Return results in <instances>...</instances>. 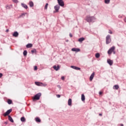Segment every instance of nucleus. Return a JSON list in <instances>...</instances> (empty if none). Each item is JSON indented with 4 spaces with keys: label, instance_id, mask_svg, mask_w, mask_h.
<instances>
[{
    "label": "nucleus",
    "instance_id": "obj_9",
    "mask_svg": "<svg viewBox=\"0 0 126 126\" xmlns=\"http://www.w3.org/2000/svg\"><path fill=\"white\" fill-rule=\"evenodd\" d=\"M54 9H55L56 12H59V10H60V5H56L55 6Z\"/></svg>",
    "mask_w": 126,
    "mask_h": 126
},
{
    "label": "nucleus",
    "instance_id": "obj_8",
    "mask_svg": "<svg viewBox=\"0 0 126 126\" xmlns=\"http://www.w3.org/2000/svg\"><path fill=\"white\" fill-rule=\"evenodd\" d=\"M107 63L109 65H112V64L114 63V62L113 60H111L110 59H107Z\"/></svg>",
    "mask_w": 126,
    "mask_h": 126
},
{
    "label": "nucleus",
    "instance_id": "obj_20",
    "mask_svg": "<svg viewBox=\"0 0 126 126\" xmlns=\"http://www.w3.org/2000/svg\"><path fill=\"white\" fill-rule=\"evenodd\" d=\"M30 6V7H33L34 6V3H33V1H30L29 2Z\"/></svg>",
    "mask_w": 126,
    "mask_h": 126
},
{
    "label": "nucleus",
    "instance_id": "obj_40",
    "mask_svg": "<svg viewBox=\"0 0 126 126\" xmlns=\"http://www.w3.org/2000/svg\"><path fill=\"white\" fill-rule=\"evenodd\" d=\"M34 70H37V66H34Z\"/></svg>",
    "mask_w": 126,
    "mask_h": 126
},
{
    "label": "nucleus",
    "instance_id": "obj_14",
    "mask_svg": "<svg viewBox=\"0 0 126 126\" xmlns=\"http://www.w3.org/2000/svg\"><path fill=\"white\" fill-rule=\"evenodd\" d=\"M71 68H73V69H76V70H80V68L75 66H73L72 65L71 66Z\"/></svg>",
    "mask_w": 126,
    "mask_h": 126
},
{
    "label": "nucleus",
    "instance_id": "obj_15",
    "mask_svg": "<svg viewBox=\"0 0 126 126\" xmlns=\"http://www.w3.org/2000/svg\"><path fill=\"white\" fill-rule=\"evenodd\" d=\"M21 5L22 7H24V8H25L26 9H27V8H28V6H27V5L24 3H22Z\"/></svg>",
    "mask_w": 126,
    "mask_h": 126
},
{
    "label": "nucleus",
    "instance_id": "obj_29",
    "mask_svg": "<svg viewBox=\"0 0 126 126\" xmlns=\"http://www.w3.org/2000/svg\"><path fill=\"white\" fill-rule=\"evenodd\" d=\"M23 55L25 57L27 56V51L26 50L24 51Z\"/></svg>",
    "mask_w": 126,
    "mask_h": 126
},
{
    "label": "nucleus",
    "instance_id": "obj_4",
    "mask_svg": "<svg viewBox=\"0 0 126 126\" xmlns=\"http://www.w3.org/2000/svg\"><path fill=\"white\" fill-rule=\"evenodd\" d=\"M111 42H112V38H111V35L108 34L106 37V44H110Z\"/></svg>",
    "mask_w": 126,
    "mask_h": 126
},
{
    "label": "nucleus",
    "instance_id": "obj_27",
    "mask_svg": "<svg viewBox=\"0 0 126 126\" xmlns=\"http://www.w3.org/2000/svg\"><path fill=\"white\" fill-rule=\"evenodd\" d=\"M95 58L96 59H99V58H100V54L99 53H96L95 54Z\"/></svg>",
    "mask_w": 126,
    "mask_h": 126
},
{
    "label": "nucleus",
    "instance_id": "obj_18",
    "mask_svg": "<svg viewBox=\"0 0 126 126\" xmlns=\"http://www.w3.org/2000/svg\"><path fill=\"white\" fill-rule=\"evenodd\" d=\"M32 44L31 43H28L27 45H26V48H27L28 49H29V48H32Z\"/></svg>",
    "mask_w": 126,
    "mask_h": 126
},
{
    "label": "nucleus",
    "instance_id": "obj_16",
    "mask_svg": "<svg viewBox=\"0 0 126 126\" xmlns=\"http://www.w3.org/2000/svg\"><path fill=\"white\" fill-rule=\"evenodd\" d=\"M53 68L55 69V70L58 71L59 69H60V66L58 65L57 66L56 65L53 66Z\"/></svg>",
    "mask_w": 126,
    "mask_h": 126
},
{
    "label": "nucleus",
    "instance_id": "obj_46",
    "mask_svg": "<svg viewBox=\"0 0 126 126\" xmlns=\"http://www.w3.org/2000/svg\"><path fill=\"white\" fill-rule=\"evenodd\" d=\"M99 116H102V114H101V113H100L99 114Z\"/></svg>",
    "mask_w": 126,
    "mask_h": 126
},
{
    "label": "nucleus",
    "instance_id": "obj_21",
    "mask_svg": "<svg viewBox=\"0 0 126 126\" xmlns=\"http://www.w3.org/2000/svg\"><path fill=\"white\" fill-rule=\"evenodd\" d=\"M119 88H120V87H119V85H114L113 86V89H115L116 90H118V89H119Z\"/></svg>",
    "mask_w": 126,
    "mask_h": 126
},
{
    "label": "nucleus",
    "instance_id": "obj_30",
    "mask_svg": "<svg viewBox=\"0 0 126 126\" xmlns=\"http://www.w3.org/2000/svg\"><path fill=\"white\" fill-rule=\"evenodd\" d=\"M31 52L32 54H34V53H37V50L35 49H34L32 50Z\"/></svg>",
    "mask_w": 126,
    "mask_h": 126
},
{
    "label": "nucleus",
    "instance_id": "obj_41",
    "mask_svg": "<svg viewBox=\"0 0 126 126\" xmlns=\"http://www.w3.org/2000/svg\"><path fill=\"white\" fill-rule=\"evenodd\" d=\"M57 87H58V88L61 89V86H60V85H58L57 86Z\"/></svg>",
    "mask_w": 126,
    "mask_h": 126
},
{
    "label": "nucleus",
    "instance_id": "obj_26",
    "mask_svg": "<svg viewBox=\"0 0 126 126\" xmlns=\"http://www.w3.org/2000/svg\"><path fill=\"white\" fill-rule=\"evenodd\" d=\"M7 103L8 104H9V105H11V104H12V100H11V99H8Z\"/></svg>",
    "mask_w": 126,
    "mask_h": 126
},
{
    "label": "nucleus",
    "instance_id": "obj_34",
    "mask_svg": "<svg viewBox=\"0 0 126 126\" xmlns=\"http://www.w3.org/2000/svg\"><path fill=\"white\" fill-rule=\"evenodd\" d=\"M108 33L109 34H113V32H112L111 30H109Z\"/></svg>",
    "mask_w": 126,
    "mask_h": 126
},
{
    "label": "nucleus",
    "instance_id": "obj_45",
    "mask_svg": "<svg viewBox=\"0 0 126 126\" xmlns=\"http://www.w3.org/2000/svg\"><path fill=\"white\" fill-rule=\"evenodd\" d=\"M120 126H124V124H120Z\"/></svg>",
    "mask_w": 126,
    "mask_h": 126
},
{
    "label": "nucleus",
    "instance_id": "obj_32",
    "mask_svg": "<svg viewBox=\"0 0 126 126\" xmlns=\"http://www.w3.org/2000/svg\"><path fill=\"white\" fill-rule=\"evenodd\" d=\"M48 5H49V4L48 3H47L44 7L45 9H48Z\"/></svg>",
    "mask_w": 126,
    "mask_h": 126
},
{
    "label": "nucleus",
    "instance_id": "obj_2",
    "mask_svg": "<svg viewBox=\"0 0 126 126\" xmlns=\"http://www.w3.org/2000/svg\"><path fill=\"white\" fill-rule=\"evenodd\" d=\"M86 20L87 22H94L95 21V17H90V16H87L86 17Z\"/></svg>",
    "mask_w": 126,
    "mask_h": 126
},
{
    "label": "nucleus",
    "instance_id": "obj_39",
    "mask_svg": "<svg viewBox=\"0 0 126 126\" xmlns=\"http://www.w3.org/2000/svg\"><path fill=\"white\" fill-rule=\"evenodd\" d=\"M99 95H102V94H103V92H99Z\"/></svg>",
    "mask_w": 126,
    "mask_h": 126
},
{
    "label": "nucleus",
    "instance_id": "obj_38",
    "mask_svg": "<svg viewBox=\"0 0 126 126\" xmlns=\"http://www.w3.org/2000/svg\"><path fill=\"white\" fill-rule=\"evenodd\" d=\"M2 77V73H0V78Z\"/></svg>",
    "mask_w": 126,
    "mask_h": 126
},
{
    "label": "nucleus",
    "instance_id": "obj_36",
    "mask_svg": "<svg viewBox=\"0 0 126 126\" xmlns=\"http://www.w3.org/2000/svg\"><path fill=\"white\" fill-rule=\"evenodd\" d=\"M61 79H62V80H64V76H62V77H61Z\"/></svg>",
    "mask_w": 126,
    "mask_h": 126
},
{
    "label": "nucleus",
    "instance_id": "obj_12",
    "mask_svg": "<svg viewBox=\"0 0 126 126\" xmlns=\"http://www.w3.org/2000/svg\"><path fill=\"white\" fill-rule=\"evenodd\" d=\"M94 75H95V73L93 72V73L91 75L90 77V81H92V80H93V78H94Z\"/></svg>",
    "mask_w": 126,
    "mask_h": 126
},
{
    "label": "nucleus",
    "instance_id": "obj_33",
    "mask_svg": "<svg viewBox=\"0 0 126 126\" xmlns=\"http://www.w3.org/2000/svg\"><path fill=\"white\" fill-rule=\"evenodd\" d=\"M13 2H15V3H17L18 2V0H13Z\"/></svg>",
    "mask_w": 126,
    "mask_h": 126
},
{
    "label": "nucleus",
    "instance_id": "obj_10",
    "mask_svg": "<svg viewBox=\"0 0 126 126\" xmlns=\"http://www.w3.org/2000/svg\"><path fill=\"white\" fill-rule=\"evenodd\" d=\"M26 14H27V13H22L20 16L18 17V18H24L25 17Z\"/></svg>",
    "mask_w": 126,
    "mask_h": 126
},
{
    "label": "nucleus",
    "instance_id": "obj_6",
    "mask_svg": "<svg viewBox=\"0 0 126 126\" xmlns=\"http://www.w3.org/2000/svg\"><path fill=\"white\" fill-rule=\"evenodd\" d=\"M12 111V109H10L8 110L5 113L3 114L4 117H6V116H8L10 113Z\"/></svg>",
    "mask_w": 126,
    "mask_h": 126
},
{
    "label": "nucleus",
    "instance_id": "obj_44",
    "mask_svg": "<svg viewBox=\"0 0 126 126\" xmlns=\"http://www.w3.org/2000/svg\"><path fill=\"white\" fill-rule=\"evenodd\" d=\"M124 21L126 23V17H125V18L124 19Z\"/></svg>",
    "mask_w": 126,
    "mask_h": 126
},
{
    "label": "nucleus",
    "instance_id": "obj_35",
    "mask_svg": "<svg viewBox=\"0 0 126 126\" xmlns=\"http://www.w3.org/2000/svg\"><path fill=\"white\" fill-rule=\"evenodd\" d=\"M56 96L57 97V98H61V95L60 94H57Z\"/></svg>",
    "mask_w": 126,
    "mask_h": 126
},
{
    "label": "nucleus",
    "instance_id": "obj_7",
    "mask_svg": "<svg viewBox=\"0 0 126 126\" xmlns=\"http://www.w3.org/2000/svg\"><path fill=\"white\" fill-rule=\"evenodd\" d=\"M59 5L60 6H64V3L63 0H57Z\"/></svg>",
    "mask_w": 126,
    "mask_h": 126
},
{
    "label": "nucleus",
    "instance_id": "obj_19",
    "mask_svg": "<svg viewBox=\"0 0 126 126\" xmlns=\"http://www.w3.org/2000/svg\"><path fill=\"white\" fill-rule=\"evenodd\" d=\"M72 102V101L71 100V98H69L68 100V106H71Z\"/></svg>",
    "mask_w": 126,
    "mask_h": 126
},
{
    "label": "nucleus",
    "instance_id": "obj_43",
    "mask_svg": "<svg viewBox=\"0 0 126 126\" xmlns=\"http://www.w3.org/2000/svg\"><path fill=\"white\" fill-rule=\"evenodd\" d=\"M9 30H8V29H7V30H6V32H9Z\"/></svg>",
    "mask_w": 126,
    "mask_h": 126
},
{
    "label": "nucleus",
    "instance_id": "obj_28",
    "mask_svg": "<svg viewBox=\"0 0 126 126\" xmlns=\"http://www.w3.org/2000/svg\"><path fill=\"white\" fill-rule=\"evenodd\" d=\"M104 2L106 4H109V3H110V0H105Z\"/></svg>",
    "mask_w": 126,
    "mask_h": 126
},
{
    "label": "nucleus",
    "instance_id": "obj_22",
    "mask_svg": "<svg viewBox=\"0 0 126 126\" xmlns=\"http://www.w3.org/2000/svg\"><path fill=\"white\" fill-rule=\"evenodd\" d=\"M8 120H9V121H10V122H11V123L14 122L12 117H11V116H8Z\"/></svg>",
    "mask_w": 126,
    "mask_h": 126
},
{
    "label": "nucleus",
    "instance_id": "obj_23",
    "mask_svg": "<svg viewBox=\"0 0 126 126\" xmlns=\"http://www.w3.org/2000/svg\"><path fill=\"white\" fill-rule=\"evenodd\" d=\"M81 100L82 101H85V95L84 94L81 95Z\"/></svg>",
    "mask_w": 126,
    "mask_h": 126
},
{
    "label": "nucleus",
    "instance_id": "obj_25",
    "mask_svg": "<svg viewBox=\"0 0 126 126\" xmlns=\"http://www.w3.org/2000/svg\"><path fill=\"white\" fill-rule=\"evenodd\" d=\"M21 122H26V119H25V118L24 117H22L21 118Z\"/></svg>",
    "mask_w": 126,
    "mask_h": 126
},
{
    "label": "nucleus",
    "instance_id": "obj_3",
    "mask_svg": "<svg viewBox=\"0 0 126 126\" xmlns=\"http://www.w3.org/2000/svg\"><path fill=\"white\" fill-rule=\"evenodd\" d=\"M42 94L41 93H39L35 94L34 97H33L32 99L33 101H35V100H40V97H41Z\"/></svg>",
    "mask_w": 126,
    "mask_h": 126
},
{
    "label": "nucleus",
    "instance_id": "obj_1",
    "mask_svg": "<svg viewBox=\"0 0 126 126\" xmlns=\"http://www.w3.org/2000/svg\"><path fill=\"white\" fill-rule=\"evenodd\" d=\"M116 47L115 46H112L108 51L107 53L108 55H112V53H113L114 55L116 54V51L115 50Z\"/></svg>",
    "mask_w": 126,
    "mask_h": 126
},
{
    "label": "nucleus",
    "instance_id": "obj_42",
    "mask_svg": "<svg viewBox=\"0 0 126 126\" xmlns=\"http://www.w3.org/2000/svg\"><path fill=\"white\" fill-rule=\"evenodd\" d=\"M118 17L119 18H122V17H123L122 16H121V15H119V16H118Z\"/></svg>",
    "mask_w": 126,
    "mask_h": 126
},
{
    "label": "nucleus",
    "instance_id": "obj_17",
    "mask_svg": "<svg viewBox=\"0 0 126 126\" xmlns=\"http://www.w3.org/2000/svg\"><path fill=\"white\" fill-rule=\"evenodd\" d=\"M84 40H85V38L84 37H81L78 39V41L80 42V43H82V42H83Z\"/></svg>",
    "mask_w": 126,
    "mask_h": 126
},
{
    "label": "nucleus",
    "instance_id": "obj_5",
    "mask_svg": "<svg viewBox=\"0 0 126 126\" xmlns=\"http://www.w3.org/2000/svg\"><path fill=\"white\" fill-rule=\"evenodd\" d=\"M35 85H37V86H47V84H44L43 83L39 82H35Z\"/></svg>",
    "mask_w": 126,
    "mask_h": 126
},
{
    "label": "nucleus",
    "instance_id": "obj_31",
    "mask_svg": "<svg viewBox=\"0 0 126 126\" xmlns=\"http://www.w3.org/2000/svg\"><path fill=\"white\" fill-rule=\"evenodd\" d=\"M6 9H10V8H11V5H7L6 7Z\"/></svg>",
    "mask_w": 126,
    "mask_h": 126
},
{
    "label": "nucleus",
    "instance_id": "obj_24",
    "mask_svg": "<svg viewBox=\"0 0 126 126\" xmlns=\"http://www.w3.org/2000/svg\"><path fill=\"white\" fill-rule=\"evenodd\" d=\"M35 121L36 122V123H41V119L37 117L35 118Z\"/></svg>",
    "mask_w": 126,
    "mask_h": 126
},
{
    "label": "nucleus",
    "instance_id": "obj_11",
    "mask_svg": "<svg viewBox=\"0 0 126 126\" xmlns=\"http://www.w3.org/2000/svg\"><path fill=\"white\" fill-rule=\"evenodd\" d=\"M19 35V33L17 32H14L12 34L13 37H18Z\"/></svg>",
    "mask_w": 126,
    "mask_h": 126
},
{
    "label": "nucleus",
    "instance_id": "obj_13",
    "mask_svg": "<svg viewBox=\"0 0 126 126\" xmlns=\"http://www.w3.org/2000/svg\"><path fill=\"white\" fill-rule=\"evenodd\" d=\"M71 51H72V52H80V49L79 48H72Z\"/></svg>",
    "mask_w": 126,
    "mask_h": 126
},
{
    "label": "nucleus",
    "instance_id": "obj_37",
    "mask_svg": "<svg viewBox=\"0 0 126 126\" xmlns=\"http://www.w3.org/2000/svg\"><path fill=\"white\" fill-rule=\"evenodd\" d=\"M69 35V37H70V38H72V34L70 33Z\"/></svg>",
    "mask_w": 126,
    "mask_h": 126
}]
</instances>
